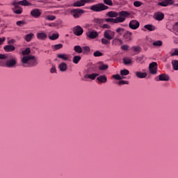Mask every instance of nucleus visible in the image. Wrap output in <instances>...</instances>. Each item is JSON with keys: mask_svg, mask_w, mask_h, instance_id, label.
I'll list each match as a JSON object with an SVG mask.
<instances>
[{"mask_svg": "<svg viewBox=\"0 0 178 178\" xmlns=\"http://www.w3.org/2000/svg\"><path fill=\"white\" fill-rule=\"evenodd\" d=\"M31 50L27 47L25 50L22 51L24 56L21 58V63L22 67H35L38 65V60L33 55H30Z\"/></svg>", "mask_w": 178, "mask_h": 178, "instance_id": "obj_1", "label": "nucleus"}, {"mask_svg": "<svg viewBox=\"0 0 178 178\" xmlns=\"http://www.w3.org/2000/svg\"><path fill=\"white\" fill-rule=\"evenodd\" d=\"M17 65V58L16 56L8 54H0V66L1 67H8L12 69Z\"/></svg>", "mask_w": 178, "mask_h": 178, "instance_id": "obj_2", "label": "nucleus"}, {"mask_svg": "<svg viewBox=\"0 0 178 178\" xmlns=\"http://www.w3.org/2000/svg\"><path fill=\"white\" fill-rule=\"evenodd\" d=\"M130 16V13L127 11L122 10L119 13V17L115 19L113 18H106L104 19V22L107 23H123V22L126 21V17H129Z\"/></svg>", "mask_w": 178, "mask_h": 178, "instance_id": "obj_3", "label": "nucleus"}, {"mask_svg": "<svg viewBox=\"0 0 178 178\" xmlns=\"http://www.w3.org/2000/svg\"><path fill=\"white\" fill-rule=\"evenodd\" d=\"M108 8V7L104 3L95 4L90 7L91 10H93V12H102V10H106Z\"/></svg>", "mask_w": 178, "mask_h": 178, "instance_id": "obj_4", "label": "nucleus"}, {"mask_svg": "<svg viewBox=\"0 0 178 178\" xmlns=\"http://www.w3.org/2000/svg\"><path fill=\"white\" fill-rule=\"evenodd\" d=\"M83 13H84V10L80 8H74L70 10V14L74 19L81 17V15H83Z\"/></svg>", "mask_w": 178, "mask_h": 178, "instance_id": "obj_5", "label": "nucleus"}, {"mask_svg": "<svg viewBox=\"0 0 178 178\" xmlns=\"http://www.w3.org/2000/svg\"><path fill=\"white\" fill-rule=\"evenodd\" d=\"M11 5L14 6L12 8L13 13H15V15H22V13H23V8H22V6L17 4L16 1H13Z\"/></svg>", "mask_w": 178, "mask_h": 178, "instance_id": "obj_6", "label": "nucleus"}, {"mask_svg": "<svg viewBox=\"0 0 178 178\" xmlns=\"http://www.w3.org/2000/svg\"><path fill=\"white\" fill-rule=\"evenodd\" d=\"M149 70L151 74H156L158 73V63L153 62L149 65Z\"/></svg>", "mask_w": 178, "mask_h": 178, "instance_id": "obj_7", "label": "nucleus"}, {"mask_svg": "<svg viewBox=\"0 0 178 178\" xmlns=\"http://www.w3.org/2000/svg\"><path fill=\"white\" fill-rule=\"evenodd\" d=\"M104 37L108 40H113V38H115V31L109 29L106 30L104 33Z\"/></svg>", "mask_w": 178, "mask_h": 178, "instance_id": "obj_8", "label": "nucleus"}, {"mask_svg": "<svg viewBox=\"0 0 178 178\" xmlns=\"http://www.w3.org/2000/svg\"><path fill=\"white\" fill-rule=\"evenodd\" d=\"M129 27L131 30H137L140 27V22L136 19H132L129 22Z\"/></svg>", "mask_w": 178, "mask_h": 178, "instance_id": "obj_9", "label": "nucleus"}, {"mask_svg": "<svg viewBox=\"0 0 178 178\" xmlns=\"http://www.w3.org/2000/svg\"><path fill=\"white\" fill-rule=\"evenodd\" d=\"M86 35L88 38H90V40H95V38H97L99 34L98 32L95 30L88 31L86 33Z\"/></svg>", "mask_w": 178, "mask_h": 178, "instance_id": "obj_10", "label": "nucleus"}, {"mask_svg": "<svg viewBox=\"0 0 178 178\" xmlns=\"http://www.w3.org/2000/svg\"><path fill=\"white\" fill-rule=\"evenodd\" d=\"M73 33L75 35H77L78 37H80L84 33V30L81 28L80 26H76L74 27Z\"/></svg>", "mask_w": 178, "mask_h": 178, "instance_id": "obj_11", "label": "nucleus"}, {"mask_svg": "<svg viewBox=\"0 0 178 178\" xmlns=\"http://www.w3.org/2000/svg\"><path fill=\"white\" fill-rule=\"evenodd\" d=\"M31 15L35 19H38L41 16V11L38 8H35L31 11Z\"/></svg>", "mask_w": 178, "mask_h": 178, "instance_id": "obj_12", "label": "nucleus"}, {"mask_svg": "<svg viewBox=\"0 0 178 178\" xmlns=\"http://www.w3.org/2000/svg\"><path fill=\"white\" fill-rule=\"evenodd\" d=\"M16 3L20 6H33V3L29 2L27 0L16 1Z\"/></svg>", "mask_w": 178, "mask_h": 178, "instance_id": "obj_13", "label": "nucleus"}, {"mask_svg": "<svg viewBox=\"0 0 178 178\" xmlns=\"http://www.w3.org/2000/svg\"><path fill=\"white\" fill-rule=\"evenodd\" d=\"M170 77L166 74H161L159 76V79H156V81H169Z\"/></svg>", "mask_w": 178, "mask_h": 178, "instance_id": "obj_14", "label": "nucleus"}, {"mask_svg": "<svg viewBox=\"0 0 178 178\" xmlns=\"http://www.w3.org/2000/svg\"><path fill=\"white\" fill-rule=\"evenodd\" d=\"M47 13H48V12H44L42 14V17L46 19V20H49V22H52L54 20H55V19H56V16L55 15H47Z\"/></svg>", "mask_w": 178, "mask_h": 178, "instance_id": "obj_15", "label": "nucleus"}, {"mask_svg": "<svg viewBox=\"0 0 178 178\" xmlns=\"http://www.w3.org/2000/svg\"><path fill=\"white\" fill-rule=\"evenodd\" d=\"M174 2L172 0H164L158 3L159 6H169V5H173Z\"/></svg>", "mask_w": 178, "mask_h": 178, "instance_id": "obj_16", "label": "nucleus"}, {"mask_svg": "<svg viewBox=\"0 0 178 178\" xmlns=\"http://www.w3.org/2000/svg\"><path fill=\"white\" fill-rule=\"evenodd\" d=\"M98 76H99V74H86L84 75V79H90V80H95V79L98 77Z\"/></svg>", "mask_w": 178, "mask_h": 178, "instance_id": "obj_17", "label": "nucleus"}, {"mask_svg": "<svg viewBox=\"0 0 178 178\" xmlns=\"http://www.w3.org/2000/svg\"><path fill=\"white\" fill-rule=\"evenodd\" d=\"M165 17V15L163 13H157L154 15V19L155 20H158L159 22H161V20H163V18Z\"/></svg>", "mask_w": 178, "mask_h": 178, "instance_id": "obj_18", "label": "nucleus"}, {"mask_svg": "<svg viewBox=\"0 0 178 178\" xmlns=\"http://www.w3.org/2000/svg\"><path fill=\"white\" fill-rule=\"evenodd\" d=\"M47 33L44 32H40L37 33V38L38 40H41L42 41H45L47 40Z\"/></svg>", "mask_w": 178, "mask_h": 178, "instance_id": "obj_19", "label": "nucleus"}, {"mask_svg": "<svg viewBox=\"0 0 178 178\" xmlns=\"http://www.w3.org/2000/svg\"><path fill=\"white\" fill-rule=\"evenodd\" d=\"M3 49L5 52H13V51L16 49V47H15L13 45L7 44L3 47Z\"/></svg>", "mask_w": 178, "mask_h": 178, "instance_id": "obj_20", "label": "nucleus"}, {"mask_svg": "<svg viewBox=\"0 0 178 178\" xmlns=\"http://www.w3.org/2000/svg\"><path fill=\"white\" fill-rule=\"evenodd\" d=\"M97 80L99 81V83L105 84L108 81V77L106 75H100L97 78Z\"/></svg>", "mask_w": 178, "mask_h": 178, "instance_id": "obj_21", "label": "nucleus"}, {"mask_svg": "<svg viewBox=\"0 0 178 178\" xmlns=\"http://www.w3.org/2000/svg\"><path fill=\"white\" fill-rule=\"evenodd\" d=\"M133 35V33L129 31H127L123 35V38L126 41H131V36Z\"/></svg>", "mask_w": 178, "mask_h": 178, "instance_id": "obj_22", "label": "nucleus"}, {"mask_svg": "<svg viewBox=\"0 0 178 178\" xmlns=\"http://www.w3.org/2000/svg\"><path fill=\"white\" fill-rule=\"evenodd\" d=\"M57 58H58L59 59H62L63 60H70V56L69 54H58Z\"/></svg>", "mask_w": 178, "mask_h": 178, "instance_id": "obj_23", "label": "nucleus"}, {"mask_svg": "<svg viewBox=\"0 0 178 178\" xmlns=\"http://www.w3.org/2000/svg\"><path fill=\"white\" fill-rule=\"evenodd\" d=\"M99 70H108V68L109 67V65L107 64H104L102 62H99Z\"/></svg>", "mask_w": 178, "mask_h": 178, "instance_id": "obj_24", "label": "nucleus"}, {"mask_svg": "<svg viewBox=\"0 0 178 178\" xmlns=\"http://www.w3.org/2000/svg\"><path fill=\"white\" fill-rule=\"evenodd\" d=\"M58 69H60V72H66L67 70V64L66 63H61L58 65Z\"/></svg>", "mask_w": 178, "mask_h": 178, "instance_id": "obj_25", "label": "nucleus"}, {"mask_svg": "<svg viewBox=\"0 0 178 178\" xmlns=\"http://www.w3.org/2000/svg\"><path fill=\"white\" fill-rule=\"evenodd\" d=\"M84 5H86V4L84 3L83 0H80V1H76L75 3H73V6L74 8H80L81 6H84Z\"/></svg>", "mask_w": 178, "mask_h": 178, "instance_id": "obj_26", "label": "nucleus"}, {"mask_svg": "<svg viewBox=\"0 0 178 178\" xmlns=\"http://www.w3.org/2000/svg\"><path fill=\"white\" fill-rule=\"evenodd\" d=\"M107 17H118L119 13L115 11L108 12L106 14Z\"/></svg>", "mask_w": 178, "mask_h": 178, "instance_id": "obj_27", "label": "nucleus"}, {"mask_svg": "<svg viewBox=\"0 0 178 178\" xmlns=\"http://www.w3.org/2000/svg\"><path fill=\"white\" fill-rule=\"evenodd\" d=\"M136 76L138 79H145V77H147V73L138 71L136 72Z\"/></svg>", "mask_w": 178, "mask_h": 178, "instance_id": "obj_28", "label": "nucleus"}, {"mask_svg": "<svg viewBox=\"0 0 178 178\" xmlns=\"http://www.w3.org/2000/svg\"><path fill=\"white\" fill-rule=\"evenodd\" d=\"M113 45H122L123 44V41L120 38H115L112 41Z\"/></svg>", "mask_w": 178, "mask_h": 178, "instance_id": "obj_29", "label": "nucleus"}, {"mask_svg": "<svg viewBox=\"0 0 178 178\" xmlns=\"http://www.w3.org/2000/svg\"><path fill=\"white\" fill-rule=\"evenodd\" d=\"M123 62H124V64L126 65L127 66H129V65H131V63H133L131 58H130L129 57L124 58Z\"/></svg>", "mask_w": 178, "mask_h": 178, "instance_id": "obj_30", "label": "nucleus"}, {"mask_svg": "<svg viewBox=\"0 0 178 178\" xmlns=\"http://www.w3.org/2000/svg\"><path fill=\"white\" fill-rule=\"evenodd\" d=\"M136 60L138 63H144L145 62V56H137Z\"/></svg>", "mask_w": 178, "mask_h": 178, "instance_id": "obj_31", "label": "nucleus"}, {"mask_svg": "<svg viewBox=\"0 0 178 178\" xmlns=\"http://www.w3.org/2000/svg\"><path fill=\"white\" fill-rule=\"evenodd\" d=\"M74 51H75L76 54H83V47H81L80 45H76L74 47Z\"/></svg>", "mask_w": 178, "mask_h": 178, "instance_id": "obj_32", "label": "nucleus"}, {"mask_svg": "<svg viewBox=\"0 0 178 178\" xmlns=\"http://www.w3.org/2000/svg\"><path fill=\"white\" fill-rule=\"evenodd\" d=\"M80 60H81V56H74L73 57L72 62L75 65H77L79 63V62H80Z\"/></svg>", "mask_w": 178, "mask_h": 178, "instance_id": "obj_33", "label": "nucleus"}, {"mask_svg": "<svg viewBox=\"0 0 178 178\" xmlns=\"http://www.w3.org/2000/svg\"><path fill=\"white\" fill-rule=\"evenodd\" d=\"M145 29L146 30H148L149 31H155V26L152 24H147L144 26Z\"/></svg>", "mask_w": 178, "mask_h": 178, "instance_id": "obj_34", "label": "nucleus"}, {"mask_svg": "<svg viewBox=\"0 0 178 178\" xmlns=\"http://www.w3.org/2000/svg\"><path fill=\"white\" fill-rule=\"evenodd\" d=\"M49 40L51 41H55L59 38V33H53L52 35L49 36Z\"/></svg>", "mask_w": 178, "mask_h": 178, "instance_id": "obj_35", "label": "nucleus"}, {"mask_svg": "<svg viewBox=\"0 0 178 178\" xmlns=\"http://www.w3.org/2000/svg\"><path fill=\"white\" fill-rule=\"evenodd\" d=\"M33 37H34V33H29L26 35L25 40L27 42H30V41H31Z\"/></svg>", "mask_w": 178, "mask_h": 178, "instance_id": "obj_36", "label": "nucleus"}, {"mask_svg": "<svg viewBox=\"0 0 178 178\" xmlns=\"http://www.w3.org/2000/svg\"><path fill=\"white\" fill-rule=\"evenodd\" d=\"M154 47H162L163 42L161 40H156L152 42Z\"/></svg>", "mask_w": 178, "mask_h": 178, "instance_id": "obj_37", "label": "nucleus"}, {"mask_svg": "<svg viewBox=\"0 0 178 178\" xmlns=\"http://www.w3.org/2000/svg\"><path fill=\"white\" fill-rule=\"evenodd\" d=\"M89 52L90 47L88 46H85L82 47V53H83L84 55H88Z\"/></svg>", "mask_w": 178, "mask_h": 178, "instance_id": "obj_38", "label": "nucleus"}, {"mask_svg": "<svg viewBox=\"0 0 178 178\" xmlns=\"http://www.w3.org/2000/svg\"><path fill=\"white\" fill-rule=\"evenodd\" d=\"M172 68L174 70H178V60H173L172 61Z\"/></svg>", "mask_w": 178, "mask_h": 178, "instance_id": "obj_39", "label": "nucleus"}, {"mask_svg": "<svg viewBox=\"0 0 178 178\" xmlns=\"http://www.w3.org/2000/svg\"><path fill=\"white\" fill-rule=\"evenodd\" d=\"M52 48L54 51H58V49H61V48H63V44H55L52 46Z\"/></svg>", "mask_w": 178, "mask_h": 178, "instance_id": "obj_40", "label": "nucleus"}, {"mask_svg": "<svg viewBox=\"0 0 178 178\" xmlns=\"http://www.w3.org/2000/svg\"><path fill=\"white\" fill-rule=\"evenodd\" d=\"M130 74V71L129 70H120V74L122 76H127Z\"/></svg>", "mask_w": 178, "mask_h": 178, "instance_id": "obj_41", "label": "nucleus"}, {"mask_svg": "<svg viewBox=\"0 0 178 178\" xmlns=\"http://www.w3.org/2000/svg\"><path fill=\"white\" fill-rule=\"evenodd\" d=\"M116 33L119 34V35H122L123 33H124V28H117L115 30Z\"/></svg>", "mask_w": 178, "mask_h": 178, "instance_id": "obj_42", "label": "nucleus"}, {"mask_svg": "<svg viewBox=\"0 0 178 178\" xmlns=\"http://www.w3.org/2000/svg\"><path fill=\"white\" fill-rule=\"evenodd\" d=\"M93 56H95V58H97L99 56H104V54H102V52H101L99 51H96L94 52Z\"/></svg>", "mask_w": 178, "mask_h": 178, "instance_id": "obj_43", "label": "nucleus"}, {"mask_svg": "<svg viewBox=\"0 0 178 178\" xmlns=\"http://www.w3.org/2000/svg\"><path fill=\"white\" fill-rule=\"evenodd\" d=\"M113 79H115V80H122L124 79L123 76H121L120 74H117L112 76Z\"/></svg>", "mask_w": 178, "mask_h": 178, "instance_id": "obj_44", "label": "nucleus"}, {"mask_svg": "<svg viewBox=\"0 0 178 178\" xmlns=\"http://www.w3.org/2000/svg\"><path fill=\"white\" fill-rule=\"evenodd\" d=\"M103 2L106 5H108V6H113V2L112 1V0H104Z\"/></svg>", "mask_w": 178, "mask_h": 178, "instance_id": "obj_45", "label": "nucleus"}, {"mask_svg": "<svg viewBox=\"0 0 178 178\" xmlns=\"http://www.w3.org/2000/svg\"><path fill=\"white\" fill-rule=\"evenodd\" d=\"M102 43L104 45H108V44H111V41L106 38H102Z\"/></svg>", "mask_w": 178, "mask_h": 178, "instance_id": "obj_46", "label": "nucleus"}, {"mask_svg": "<svg viewBox=\"0 0 178 178\" xmlns=\"http://www.w3.org/2000/svg\"><path fill=\"white\" fill-rule=\"evenodd\" d=\"M96 23L98 24H104L105 23V19H95Z\"/></svg>", "mask_w": 178, "mask_h": 178, "instance_id": "obj_47", "label": "nucleus"}, {"mask_svg": "<svg viewBox=\"0 0 178 178\" xmlns=\"http://www.w3.org/2000/svg\"><path fill=\"white\" fill-rule=\"evenodd\" d=\"M143 5V3L138 1H136L134 2V6H136V8H140Z\"/></svg>", "mask_w": 178, "mask_h": 178, "instance_id": "obj_48", "label": "nucleus"}, {"mask_svg": "<svg viewBox=\"0 0 178 178\" xmlns=\"http://www.w3.org/2000/svg\"><path fill=\"white\" fill-rule=\"evenodd\" d=\"M17 26H19V27H22L24 26V24H26V22L24 21H18L16 23Z\"/></svg>", "mask_w": 178, "mask_h": 178, "instance_id": "obj_49", "label": "nucleus"}, {"mask_svg": "<svg viewBox=\"0 0 178 178\" xmlns=\"http://www.w3.org/2000/svg\"><path fill=\"white\" fill-rule=\"evenodd\" d=\"M129 48V47L127 44H123L121 46V49H122V51H127Z\"/></svg>", "mask_w": 178, "mask_h": 178, "instance_id": "obj_50", "label": "nucleus"}, {"mask_svg": "<svg viewBox=\"0 0 178 178\" xmlns=\"http://www.w3.org/2000/svg\"><path fill=\"white\" fill-rule=\"evenodd\" d=\"M37 2L42 3L43 5H47V3H49L48 0H38Z\"/></svg>", "mask_w": 178, "mask_h": 178, "instance_id": "obj_51", "label": "nucleus"}, {"mask_svg": "<svg viewBox=\"0 0 178 178\" xmlns=\"http://www.w3.org/2000/svg\"><path fill=\"white\" fill-rule=\"evenodd\" d=\"M133 49H134V52H140L141 51V48L138 46L134 47Z\"/></svg>", "mask_w": 178, "mask_h": 178, "instance_id": "obj_52", "label": "nucleus"}, {"mask_svg": "<svg viewBox=\"0 0 178 178\" xmlns=\"http://www.w3.org/2000/svg\"><path fill=\"white\" fill-rule=\"evenodd\" d=\"M100 27L102 29H110L111 26L108 24H104L103 25H101Z\"/></svg>", "mask_w": 178, "mask_h": 178, "instance_id": "obj_53", "label": "nucleus"}, {"mask_svg": "<svg viewBox=\"0 0 178 178\" xmlns=\"http://www.w3.org/2000/svg\"><path fill=\"white\" fill-rule=\"evenodd\" d=\"M5 41H6V38H0V45H3V42H5Z\"/></svg>", "mask_w": 178, "mask_h": 178, "instance_id": "obj_54", "label": "nucleus"}, {"mask_svg": "<svg viewBox=\"0 0 178 178\" xmlns=\"http://www.w3.org/2000/svg\"><path fill=\"white\" fill-rule=\"evenodd\" d=\"M118 84H119L120 86H122V85H124V84H129V82H128L127 81H123V80H122V81H120L118 82Z\"/></svg>", "mask_w": 178, "mask_h": 178, "instance_id": "obj_55", "label": "nucleus"}, {"mask_svg": "<svg viewBox=\"0 0 178 178\" xmlns=\"http://www.w3.org/2000/svg\"><path fill=\"white\" fill-rule=\"evenodd\" d=\"M178 56V49H175V51L171 53V56Z\"/></svg>", "mask_w": 178, "mask_h": 178, "instance_id": "obj_56", "label": "nucleus"}, {"mask_svg": "<svg viewBox=\"0 0 178 178\" xmlns=\"http://www.w3.org/2000/svg\"><path fill=\"white\" fill-rule=\"evenodd\" d=\"M15 42H16V40H15V39H11L8 41V45H10L11 44H15Z\"/></svg>", "mask_w": 178, "mask_h": 178, "instance_id": "obj_57", "label": "nucleus"}, {"mask_svg": "<svg viewBox=\"0 0 178 178\" xmlns=\"http://www.w3.org/2000/svg\"><path fill=\"white\" fill-rule=\"evenodd\" d=\"M51 73H56V68H55V66H53L50 70Z\"/></svg>", "mask_w": 178, "mask_h": 178, "instance_id": "obj_58", "label": "nucleus"}, {"mask_svg": "<svg viewBox=\"0 0 178 178\" xmlns=\"http://www.w3.org/2000/svg\"><path fill=\"white\" fill-rule=\"evenodd\" d=\"M92 72H95V70H94V68L92 67H90L88 71H87V73H91Z\"/></svg>", "mask_w": 178, "mask_h": 178, "instance_id": "obj_59", "label": "nucleus"}, {"mask_svg": "<svg viewBox=\"0 0 178 178\" xmlns=\"http://www.w3.org/2000/svg\"><path fill=\"white\" fill-rule=\"evenodd\" d=\"M91 2V0H83V3H90Z\"/></svg>", "mask_w": 178, "mask_h": 178, "instance_id": "obj_60", "label": "nucleus"}, {"mask_svg": "<svg viewBox=\"0 0 178 178\" xmlns=\"http://www.w3.org/2000/svg\"><path fill=\"white\" fill-rule=\"evenodd\" d=\"M174 6H178V3L174 4Z\"/></svg>", "mask_w": 178, "mask_h": 178, "instance_id": "obj_61", "label": "nucleus"}, {"mask_svg": "<svg viewBox=\"0 0 178 178\" xmlns=\"http://www.w3.org/2000/svg\"><path fill=\"white\" fill-rule=\"evenodd\" d=\"M49 27H51L52 25L51 24H49Z\"/></svg>", "mask_w": 178, "mask_h": 178, "instance_id": "obj_62", "label": "nucleus"}, {"mask_svg": "<svg viewBox=\"0 0 178 178\" xmlns=\"http://www.w3.org/2000/svg\"><path fill=\"white\" fill-rule=\"evenodd\" d=\"M172 2H173V0H171Z\"/></svg>", "mask_w": 178, "mask_h": 178, "instance_id": "obj_63", "label": "nucleus"}]
</instances>
